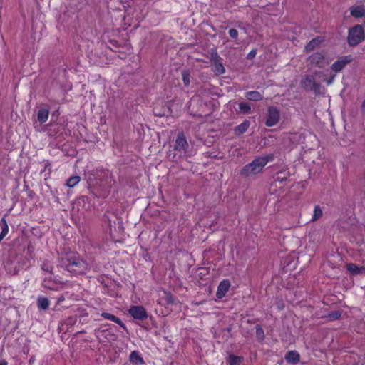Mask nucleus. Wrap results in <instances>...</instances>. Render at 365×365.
Masks as SVG:
<instances>
[{
    "mask_svg": "<svg viewBox=\"0 0 365 365\" xmlns=\"http://www.w3.org/2000/svg\"><path fill=\"white\" fill-rule=\"evenodd\" d=\"M58 264L74 276L84 274L89 269L88 263L78 252H68L59 257Z\"/></svg>",
    "mask_w": 365,
    "mask_h": 365,
    "instance_id": "obj_1",
    "label": "nucleus"
},
{
    "mask_svg": "<svg viewBox=\"0 0 365 365\" xmlns=\"http://www.w3.org/2000/svg\"><path fill=\"white\" fill-rule=\"evenodd\" d=\"M289 172L287 169L276 172L274 181L271 183L269 191L272 194L279 196L283 193L282 189L286 185V182L289 177Z\"/></svg>",
    "mask_w": 365,
    "mask_h": 365,
    "instance_id": "obj_2",
    "label": "nucleus"
},
{
    "mask_svg": "<svg viewBox=\"0 0 365 365\" xmlns=\"http://www.w3.org/2000/svg\"><path fill=\"white\" fill-rule=\"evenodd\" d=\"M189 145L183 133H180L177 135L173 148V158L179 160L188 157Z\"/></svg>",
    "mask_w": 365,
    "mask_h": 365,
    "instance_id": "obj_3",
    "label": "nucleus"
},
{
    "mask_svg": "<svg viewBox=\"0 0 365 365\" xmlns=\"http://www.w3.org/2000/svg\"><path fill=\"white\" fill-rule=\"evenodd\" d=\"M365 39V34L361 25H355L348 31L347 42L350 46H356Z\"/></svg>",
    "mask_w": 365,
    "mask_h": 365,
    "instance_id": "obj_4",
    "label": "nucleus"
},
{
    "mask_svg": "<svg viewBox=\"0 0 365 365\" xmlns=\"http://www.w3.org/2000/svg\"><path fill=\"white\" fill-rule=\"evenodd\" d=\"M268 161H251L240 171V175L244 177H250L260 173Z\"/></svg>",
    "mask_w": 365,
    "mask_h": 365,
    "instance_id": "obj_5",
    "label": "nucleus"
},
{
    "mask_svg": "<svg viewBox=\"0 0 365 365\" xmlns=\"http://www.w3.org/2000/svg\"><path fill=\"white\" fill-rule=\"evenodd\" d=\"M280 120V113L279 109L273 106L267 108L264 124L267 127L276 125Z\"/></svg>",
    "mask_w": 365,
    "mask_h": 365,
    "instance_id": "obj_6",
    "label": "nucleus"
},
{
    "mask_svg": "<svg viewBox=\"0 0 365 365\" xmlns=\"http://www.w3.org/2000/svg\"><path fill=\"white\" fill-rule=\"evenodd\" d=\"M129 314L135 319L145 320L148 314L144 307L141 305H133L128 309Z\"/></svg>",
    "mask_w": 365,
    "mask_h": 365,
    "instance_id": "obj_7",
    "label": "nucleus"
},
{
    "mask_svg": "<svg viewBox=\"0 0 365 365\" xmlns=\"http://www.w3.org/2000/svg\"><path fill=\"white\" fill-rule=\"evenodd\" d=\"M301 84L306 91H314L317 92L320 88L319 84L315 81L314 76L312 75L305 76L302 79Z\"/></svg>",
    "mask_w": 365,
    "mask_h": 365,
    "instance_id": "obj_8",
    "label": "nucleus"
},
{
    "mask_svg": "<svg viewBox=\"0 0 365 365\" xmlns=\"http://www.w3.org/2000/svg\"><path fill=\"white\" fill-rule=\"evenodd\" d=\"M353 61L351 55L344 56L336 61L331 66V68L336 73L342 71L346 66Z\"/></svg>",
    "mask_w": 365,
    "mask_h": 365,
    "instance_id": "obj_9",
    "label": "nucleus"
},
{
    "mask_svg": "<svg viewBox=\"0 0 365 365\" xmlns=\"http://www.w3.org/2000/svg\"><path fill=\"white\" fill-rule=\"evenodd\" d=\"M308 61L312 66L323 68L325 61L324 53L322 52H315L309 56Z\"/></svg>",
    "mask_w": 365,
    "mask_h": 365,
    "instance_id": "obj_10",
    "label": "nucleus"
},
{
    "mask_svg": "<svg viewBox=\"0 0 365 365\" xmlns=\"http://www.w3.org/2000/svg\"><path fill=\"white\" fill-rule=\"evenodd\" d=\"M212 70L216 75H222L225 73V69L223 64L220 61V58L217 54L215 56H212L211 58Z\"/></svg>",
    "mask_w": 365,
    "mask_h": 365,
    "instance_id": "obj_11",
    "label": "nucleus"
},
{
    "mask_svg": "<svg viewBox=\"0 0 365 365\" xmlns=\"http://www.w3.org/2000/svg\"><path fill=\"white\" fill-rule=\"evenodd\" d=\"M158 304L161 306H169L175 304V300L173 295L167 291H163V295L158 300Z\"/></svg>",
    "mask_w": 365,
    "mask_h": 365,
    "instance_id": "obj_12",
    "label": "nucleus"
},
{
    "mask_svg": "<svg viewBox=\"0 0 365 365\" xmlns=\"http://www.w3.org/2000/svg\"><path fill=\"white\" fill-rule=\"evenodd\" d=\"M230 282L228 279H223L217 286L216 297L218 299H222L229 291Z\"/></svg>",
    "mask_w": 365,
    "mask_h": 365,
    "instance_id": "obj_13",
    "label": "nucleus"
},
{
    "mask_svg": "<svg viewBox=\"0 0 365 365\" xmlns=\"http://www.w3.org/2000/svg\"><path fill=\"white\" fill-rule=\"evenodd\" d=\"M324 38L322 36H317L309 41L304 47V51L309 53L317 48L323 41Z\"/></svg>",
    "mask_w": 365,
    "mask_h": 365,
    "instance_id": "obj_14",
    "label": "nucleus"
},
{
    "mask_svg": "<svg viewBox=\"0 0 365 365\" xmlns=\"http://www.w3.org/2000/svg\"><path fill=\"white\" fill-rule=\"evenodd\" d=\"M43 287L51 290H59L63 287V283L53 281L50 277L46 278L43 282Z\"/></svg>",
    "mask_w": 365,
    "mask_h": 365,
    "instance_id": "obj_15",
    "label": "nucleus"
},
{
    "mask_svg": "<svg viewBox=\"0 0 365 365\" xmlns=\"http://www.w3.org/2000/svg\"><path fill=\"white\" fill-rule=\"evenodd\" d=\"M350 14L354 18L365 16V6L364 5H355L349 8Z\"/></svg>",
    "mask_w": 365,
    "mask_h": 365,
    "instance_id": "obj_16",
    "label": "nucleus"
},
{
    "mask_svg": "<svg viewBox=\"0 0 365 365\" xmlns=\"http://www.w3.org/2000/svg\"><path fill=\"white\" fill-rule=\"evenodd\" d=\"M346 269L352 275H358L364 274H365V267H359L354 263H348L346 264Z\"/></svg>",
    "mask_w": 365,
    "mask_h": 365,
    "instance_id": "obj_17",
    "label": "nucleus"
},
{
    "mask_svg": "<svg viewBox=\"0 0 365 365\" xmlns=\"http://www.w3.org/2000/svg\"><path fill=\"white\" fill-rule=\"evenodd\" d=\"M130 363L133 365H143L145 361L138 351H133L129 356Z\"/></svg>",
    "mask_w": 365,
    "mask_h": 365,
    "instance_id": "obj_18",
    "label": "nucleus"
},
{
    "mask_svg": "<svg viewBox=\"0 0 365 365\" xmlns=\"http://www.w3.org/2000/svg\"><path fill=\"white\" fill-rule=\"evenodd\" d=\"M101 317H103L106 319L110 320V321L118 324L125 330L126 329L125 324L122 322V320L120 319H119L116 316H115L112 314L108 313V312H102Z\"/></svg>",
    "mask_w": 365,
    "mask_h": 365,
    "instance_id": "obj_19",
    "label": "nucleus"
},
{
    "mask_svg": "<svg viewBox=\"0 0 365 365\" xmlns=\"http://www.w3.org/2000/svg\"><path fill=\"white\" fill-rule=\"evenodd\" d=\"M284 358L287 362L296 364L299 363L300 356L297 351H289L285 354Z\"/></svg>",
    "mask_w": 365,
    "mask_h": 365,
    "instance_id": "obj_20",
    "label": "nucleus"
},
{
    "mask_svg": "<svg viewBox=\"0 0 365 365\" xmlns=\"http://www.w3.org/2000/svg\"><path fill=\"white\" fill-rule=\"evenodd\" d=\"M245 98L249 101H258L263 98V96L260 92L257 91H247L245 93Z\"/></svg>",
    "mask_w": 365,
    "mask_h": 365,
    "instance_id": "obj_21",
    "label": "nucleus"
},
{
    "mask_svg": "<svg viewBox=\"0 0 365 365\" xmlns=\"http://www.w3.org/2000/svg\"><path fill=\"white\" fill-rule=\"evenodd\" d=\"M243 361V356H235L233 354H229L226 359V362L228 365H241Z\"/></svg>",
    "mask_w": 365,
    "mask_h": 365,
    "instance_id": "obj_22",
    "label": "nucleus"
},
{
    "mask_svg": "<svg viewBox=\"0 0 365 365\" xmlns=\"http://www.w3.org/2000/svg\"><path fill=\"white\" fill-rule=\"evenodd\" d=\"M250 125V121L247 120H245L242 123H240L239 125H237L235 128V129H234L235 133L238 135L245 133L249 128Z\"/></svg>",
    "mask_w": 365,
    "mask_h": 365,
    "instance_id": "obj_23",
    "label": "nucleus"
},
{
    "mask_svg": "<svg viewBox=\"0 0 365 365\" xmlns=\"http://www.w3.org/2000/svg\"><path fill=\"white\" fill-rule=\"evenodd\" d=\"M342 313V309H337L328 313L327 314L323 316L322 318H328L330 321H335L341 318Z\"/></svg>",
    "mask_w": 365,
    "mask_h": 365,
    "instance_id": "obj_24",
    "label": "nucleus"
},
{
    "mask_svg": "<svg viewBox=\"0 0 365 365\" xmlns=\"http://www.w3.org/2000/svg\"><path fill=\"white\" fill-rule=\"evenodd\" d=\"M49 115V111L47 109H41L38 112V120L41 123H44L48 120Z\"/></svg>",
    "mask_w": 365,
    "mask_h": 365,
    "instance_id": "obj_25",
    "label": "nucleus"
},
{
    "mask_svg": "<svg viewBox=\"0 0 365 365\" xmlns=\"http://www.w3.org/2000/svg\"><path fill=\"white\" fill-rule=\"evenodd\" d=\"M38 307L41 309H47L49 307V300L46 297H38L37 299Z\"/></svg>",
    "mask_w": 365,
    "mask_h": 365,
    "instance_id": "obj_26",
    "label": "nucleus"
},
{
    "mask_svg": "<svg viewBox=\"0 0 365 365\" xmlns=\"http://www.w3.org/2000/svg\"><path fill=\"white\" fill-rule=\"evenodd\" d=\"M322 210L319 205H315L311 221L315 222L322 216Z\"/></svg>",
    "mask_w": 365,
    "mask_h": 365,
    "instance_id": "obj_27",
    "label": "nucleus"
},
{
    "mask_svg": "<svg viewBox=\"0 0 365 365\" xmlns=\"http://www.w3.org/2000/svg\"><path fill=\"white\" fill-rule=\"evenodd\" d=\"M255 334L259 341H262L264 339V332L261 325L257 324L255 326Z\"/></svg>",
    "mask_w": 365,
    "mask_h": 365,
    "instance_id": "obj_28",
    "label": "nucleus"
},
{
    "mask_svg": "<svg viewBox=\"0 0 365 365\" xmlns=\"http://www.w3.org/2000/svg\"><path fill=\"white\" fill-rule=\"evenodd\" d=\"M80 181V177L78 175H74L70 177L66 181V186L68 187H73L76 185Z\"/></svg>",
    "mask_w": 365,
    "mask_h": 365,
    "instance_id": "obj_29",
    "label": "nucleus"
},
{
    "mask_svg": "<svg viewBox=\"0 0 365 365\" xmlns=\"http://www.w3.org/2000/svg\"><path fill=\"white\" fill-rule=\"evenodd\" d=\"M190 73L187 70H184L182 71V80L185 86H188L190 83Z\"/></svg>",
    "mask_w": 365,
    "mask_h": 365,
    "instance_id": "obj_30",
    "label": "nucleus"
},
{
    "mask_svg": "<svg viewBox=\"0 0 365 365\" xmlns=\"http://www.w3.org/2000/svg\"><path fill=\"white\" fill-rule=\"evenodd\" d=\"M239 109L240 112L244 114L249 113L251 110V107L247 102H240L239 103Z\"/></svg>",
    "mask_w": 365,
    "mask_h": 365,
    "instance_id": "obj_31",
    "label": "nucleus"
},
{
    "mask_svg": "<svg viewBox=\"0 0 365 365\" xmlns=\"http://www.w3.org/2000/svg\"><path fill=\"white\" fill-rule=\"evenodd\" d=\"M41 269L46 272L52 273L53 266L48 261H44L41 264Z\"/></svg>",
    "mask_w": 365,
    "mask_h": 365,
    "instance_id": "obj_32",
    "label": "nucleus"
},
{
    "mask_svg": "<svg viewBox=\"0 0 365 365\" xmlns=\"http://www.w3.org/2000/svg\"><path fill=\"white\" fill-rule=\"evenodd\" d=\"M230 36L233 39H237L238 37V31L235 29H230L228 31Z\"/></svg>",
    "mask_w": 365,
    "mask_h": 365,
    "instance_id": "obj_33",
    "label": "nucleus"
},
{
    "mask_svg": "<svg viewBox=\"0 0 365 365\" xmlns=\"http://www.w3.org/2000/svg\"><path fill=\"white\" fill-rule=\"evenodd\" d=\"M65 300V297L62 294L61 295L60 297H58L57 298V302H56V304L57 305H60L61 304L62 302H63Z\"/></svg>",
    "mask_w": 365,
    "mask_h": 365,
    "instance_id": "obj_34",
    "label": "nucleus"
},
{
    "mask_svg": "<svg viewBox=\"0 0 365 365\" xmlns=\"http://www.w3.org/2000/svg\"><path fill=\"white\" fill-rule=\"evenodd\" d=\"M256 51L255 50H252L249 53H248V58H254L255 56H256Z\"/></svg>",
    "mask_w": 365,
    "mask_h": 365,
    "instance_id": "obj_35",
    "label": "nucleus"
},
{
    "mask_svg": "<svg viewBox=\"0 0 365 365\" xmlns=\"http://www.w3.org/2000/svg\"><path fill=\"white\" fill-rule=\"evenodd\" d=\"M255 160H271V157L266 156V157H262V158H257Z\"/></svg>",
    "mask_w": 365,
    "mask_h": 365,
    "instance_id": "obj_36",
    "label": "nucleus"
},
{
    "mask_svg": "<svg viewBox=\"0 0 365 365\" xmlns=\"http://www.w3.org/2000/svg\"><path fill=\"white\" fill-rule=\"evenodd\" d=\"M0 365H8V362L6 360H4V359L1 360L0 361Z\"/></svg>",
    "mask_w": 365,
    "mask_h": 365,
    "instance_id": "obj_37",
    "label": "nucleus"
},
{
    "mask_svg": "<svg viewBox=\"0 0 365 365\" xmlns=\"http://www.w3.org/2000/svg\"><path fill=\"white\" fill-rule=\"evenodd\" d=\"M361 109L365 111V99L361 103Z\"/></svg>",
    "mask_w": 365,
    "mask_h": 365,
    "instance_id": "obj_38",
    "label": "nucleus"
},
{
    "mask_svg": "<svg viewBox=\"0 0 365 365\" xmlns=\"http://www.w3.org/2000/svg\"><path fill=\"white\" fill-rule=\"evenodd\" d=\"M105 217H106V218H108V222H109V224H110V220L108 218V217L106 215H105Z\"/></svg>",
    "mask_w": 365,
    "mask_h": 365,
    "instance_id": "obj_39",
    "label": "nucleus"
}]
</instances>
